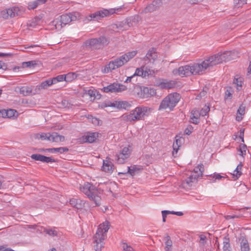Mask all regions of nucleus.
Wrapping results in <instances>:
<instances>
[{
  "mask_svg": "<svg viewBox=\"0 0 251 251\" xmlns=\"http://www.w3.org/2000/svg\"><path fill=\"white\" fill-rule=\"evenodd\" d=\"M238 52L236 50L218 53L206 58L200 63L180 66L178 69H174L173 74L181 77L202 75L205 73L207 70H210L214 66L222 63L224 61L236 59L238 57Z\"/></svg>",
  "mask_w": 251,
  "mask_h": 251,
  "instance_id": "obj_1",
  "label": "nucleus"
},
{
  "mask_svg": "<svg viewBox=\"0 0 251 251\" xmlns=\"http://www.w3.org/2000/svg\"><path fill=\"white\" fill-rule=\"evenodd\" d=\"M152 111L150 107L140 106L136 107L129 113L122 115V119L126 122H135L144 120L148 116Z\"/></svg>",
  "mask_w": 251,
  "mask_h": 251,
  "instance_id": "obj_2",
  "label": "nucleus"
},
{
  "mask_svg": "<svg viewBox=\"0 0 251 251\" xmlns=\"http://www.w3.org/2000/svg\"><path fill=\"white\" fill-rule=\"evenodd\" d=\"M109 228V223L105 221L100 225L97 231L94 236V249L95 251H101L104 247L103 241L106 238V232Z\"/></svg>",
  "mask_w": 251,
  "mask_h": 251,
  "instance_id": "obj_3",
  "label": "nucleus"
},
{
  "mask_svg": "<svg viewBox=\"0 0 251 251\" xmlns=\"http://www.w3.org/2000/svg\"><path fill=\"white\" fill-rule=\"evenodd\" d=\"M137 54L136 51H132L124 54L120 57L110 61L104 69V73H108L112 70L122 67Z\"/></svg>",
  "mask_w": 251,
  "mask_h": 251,
  "instance_id": "obj_4",
  "label": "nucleus"
},
{
  "mask_svg": "<svg viewBox=\"0 0 251 251\" xmlns=\"http://www.w3.org/2000/svg\"><path fill=\"white\" fill-rule=\"evenodd\" d=\"M80 190L85 194L90 200L93 201L96 206L100 205V204L101 198L100 193L98 189H97L94 186L88 182L80 187Z\"/></svg>",
  "mask_w": 251,
  "mask_h": 251,
  "instance_id": "obj_5",
  "label": "nucleus"
},
{
  "mask_svg": "<svg viewBox=\"0 0 251 251\" xmlns=\"http://www.w3.org/2000/svg\"><path fill=\"white\" fill-rule=\"evenodd\" d=\"M108 44L107 39L104 37L99 38L91 39L86 40L81 47V51L85 52L90 50L101 48L104 45Z\"/></svg>",
  "mask_w": 251,
  "mask_h": 251,
  "instance_id": "obj_6",
  "label": "nucleus"
},
{
  "mask_svg": "<svg viewBox=\"0 0 251 251\" xmlns=\"http://www.w3.org/2000/svg\"><path fill=\"white\" fill-rule=\"evenodd\" d=\"M180 97L177 93L169 94L161 101L158 108V110L169 109L173 110L180 100Z\"/></svg>",
  "mask_w": 251,
  "mask_h": 251,
  "instance_id": "obj_7",
  "label": "nucleus"
},
{
  "mask_svg": "<svg viewBox=\"0 0 251 251\" xmlns=\"http://www.w3.org/2000/svg\"><path fill=\"white\" fill-rule=\"evenodd\" d=\"M79 17L78 13H69L61 15L54 22L55 28L59 30L72 21L77 20Z\"/></svg>",
  "mask_w": 251,
  "mask_h": 251,
  "instance_id": "obj_8",
  "label": "nucleus"
},
{
  "mask_svg": "<svg viewBox=\"0 0 251 251\" xmlns=\"http://www.w3.org/2000/svg\"><path fill=\"white\" fill-rule=\"evenodd\" d=\"M115 12L116 10L113 8H110L109 9H102L89 15L86 17V19L89 21H92V20L99 21L100 20L101 18L110 16L115 13Z\"/></svg>",
  "mask_w": 251,
  "mask_h": 251,
  "instance_id": "obj_9",
  "label": "nucleus"
},
{
  "mask_svg": "<svg viewBox=\"0 0 251 251\" xmlns=\"http://www.w3.org/2000/svg\"><path fill=\"white\" fill-rule=\"evenodd\" d=\"M103 89L105 93H119L126 90L127 87L122 84L113 83L103 87Z\"/></svg>",
  "mask_w": 251,
  "mask_h": 251,
  "instance_id": "obj_10",
  "label": "nucleus"
},
{
  "mask_svg": "<svg viewBox=\"0 0 251 251\" xmlns=\"http://www.w3.org/2000/svg\"><path fill=\"white\" fill-rule=\"evenodd\" d=\"M20 9L18 7L10 8L2 10L0 12V17L4 19L11 18L19 15Z\"/></svg>",
  "mask_w": 251,
  "mask_h": 251,
  "instance_id": "obj_11",
  "label": "nucleus"
},
{
  "mask_svg": "<svg viewBox=\"0 0 251 251\" xmlns=\"http://www.w3.org/2000/svg\"><path fill=\"white\" fill-rule=\"evenodd\" d=\"M131 153V150L128 147H124L117 155V161L119 164L124 163L126 159H127Z\"/></svg>",
  "mask_w": 251,
  "mask_h": 251,
  "instance_id": "obj_12",
  "label": "nucleus"
},
{
  "mask_svg": "<svg viewBox=\"0 0 251 251\" xmlns=\"http://www.w3.org/2000/svg\"><path fill=\"white\" fill-rule=\"evenodd\" d=\"M198 179L197 175L191 174L188 177L183 180L181 184L182 187L185 189H189L197 182Z\"/></svg>",
  "mask_w": 251,
  "mask_h": 251,
  "instance_id": "obj_13",
  "label": "nucleus"
},
{
  "mask_svg": "<svg viewBox=\"0 0 251 251\" xmlns=\"http://www.w3.org/2000/svg\"><path fill=\"white\" fill-rule=\"evenodd\" d=\"M84 71L68 73L66 75H64L65 76V81L71 82L75 79H82L84 77V75L81 74V73L84 74Z\"/></svg>",
  "mask_w": 251,
  "mask_h": 251,
  "instance_id": "obj_14",
  "label": "nucleus"
},
{
  "mask_svg": "<svg viewBox=\"0 0 251 251\" xmlns=\"http://www.w3.org/2000/svg\"><path fill=\"white\" fill-rule=\"evenodd\" d=\"M98 137V133L96 132L88 133L79 138V142L81 143H93L96 141Z\"/></svg>",
  "mask_w": 251,
  "mask_h": 251,
  "instance_id": "obj_15",
  "label": "nucleus"
},
{
  "mask_svg": "<svg viewBox=\"0 0 251 251\" xmlns=\"http://www.w3.org/2000/svg\"><path fill=\"white\" fill-rule=\"evenodd\" d=\"M31 158L36 161H39L44 163H52L55 162L54 159L51 157H47L39 154H33Z\"/></svg>",
  "mask_w": 251,
  "mask_h": 251,
  "instance_id": "obj_16",
  "label": "nucleus"
},
{
  "mask_svg": "<svg viewBox=\"0 0 251 251\" xmlns=\"http://www.w3.org/2000/svg\"><path fill=\"white\" fill-rule=\"evenodd\" d=\"M52 84H53L51 79L46 80V81L41 83L39 85L36 86L35 87V89H34V92L33 93V94L35 95L36 94H38L41 90L46 89Z\"/></svg>",
  "mask_w": 251,
  "mask_h": 251,
  "instance_id": "obj_17",
  "label": "nucleus"
},
{
  "mask_svg": "<svg viewBox=\"0 0 251 251\" xmlns=\"http://www.w3.org/2000/svg\"><path fill=\"white\" fill-rule=\"evenodd\" d=\"M176 83L174 80H162L158 84V86L162 89H171L176 86Z\"/></svg>",
  "mask_w": 251,
  "mask_h": 251,
  "instance_id": "obj_18",
  "label": "nucleus"
},
{
  "mask_svg": "<svg viewBox=\"0 0 251 251\" xmlns=\"http://www.w3.org/2000/svg\"><path fill=\"white\" fill-rule=\"evenodd\" d=\"M19 91L20 94L23 96H28L30 94L33 95V93L34 92V90H32L31 86H23L17 88Z\"/></svg>",
  "mask_w": 251,
  "mask_h": 251,
  "instance_id": "obj_19",
  "label": "nucleus"
},
{
  "mask_svg": "<svg viewBox=\"0 0 251 251\" xmlns=\"http://www.w3.org/2000/svg\"><path fill=\"white\" fill-rule=\"evenodd\" d=\"M241 251H250V247L248 240L241 237L239 239Z\"/></svg>",
  "mask_w": 251,
  "mask_h": 251,
  "instance_id": "obj_20",
  "label": "nucleus"
},
{
  "mask_svg": "<svg viewBox=\"0 0 251 251\" xmlns=\"http://www.w3.org/2000/svg\"><path fill=\"white\" fill-rule=\"evenodd\" d=\"M70 203L72 206L78 209L82 208L84 205V201L77 199H72L70 201Z\"/></svg>",
  "mask_w": 251,
  "mask_h": 251,
  "instance_id": "obj_21",
  "label": "nucleus"
},
{
  "mask_svg": "<svg viewBox=\"0 0 251 251\" xmlns=\"http://www.w3.org/2000/svg\"><path fill=\"white\" fill-rule=\"evenodd\" d=\"M64 140V136L59 135L56 132H53L51 134L50 133V137L49 139L50 141L59 143L61 142H63Z\"/></svg>",
  "mask_w": 251,
  "mask_h": 251,
  "instance_id": "obj_22",
  "label": "nucleus"
},
{
  "mask_svg": "<svg viewBox=\"0 0 251 251\" xmlns=\"http://www.w3.org/2000/svg\"><path fill=\"white\" fill-rule=\"evenodd\" d=\"M181 142L182 139L181 138H179L178 139H176L173 143V151L172 152V154L175 157H176L177 156V153L178 150L179 149V147L181 146Z\"/></svg>",
  "mask_w": 251,
  "mask_h": 251,
  "instance_id": "obj_23",
  "label": "nucleus"
},
{
  "mask_svg": "<svg viewBox=\"0 0 251 251\" xmlns=\"http://www.w3.org/2000/svg\"><path fill=\"white\" fill-rule=\"evenodd\" d=\"M200 116L201 115L199 110L196 109L192 110L191 114V122L195 124H198Z\"/></svg>",
  "mask_w": 251,
  "mask_h": 251,
  "instance_id": "obj_24",
  "label": "nucleus"
},
{
  "mask_svg": "<svg viewBox=\"0 0 251 251\" xmlns=\"http://www.w3.org/2000/svg\"><path fill=\"white\" fill-rule=\"evenodd\" d=\"M164 240L165 244V250L166 251H171L172 249L173 243L170 236L168 234H166Z\"/></svg>",
  "mask_w": 251,
  "mask_h": 251,
  "instance_id": "obj_25",
  "label": "nucleus"
},
{
  "mask_svg": "<svg viewBox=\"0 0 251 251\" xmlns=\"http://www.w3.org/2000/svg\"><path fill=\"white\" fill-rule=\"evenodd\" d=\"M16 111L13 109L0 110V114L2 117L11 118L14 116Z\"/></svg>",
  "mask_w": 251,
  "mask_h": 251,
  "instance_id": "obj_26",
  "label": "nucleus"
},
{
  "mask_svg": "<svg viewBox=\"0 0 251 251\" xmlns=\"http://www.w3.org/2000/svg\"><path fill=\"white\" fill-rule=\"evenodd\" d=\"M243 165L242 163H240V164L237 166L236 169L233 171L232 175V178L234 179H236L238 178L241 175H242V168Z\"/></svg>",
  "mask_w": 251,
  "mask_h": 251,
  "instance_id": "obj_27",
  "label": "nucleus"
},
{
  "mask_svg": "<svg viewBox=\"0 0 251 251\" xmlns=\"http://www.w3.org/2000/svg\"><path fill=\"white\" fill-rule=\"evenodd\" d=\"M245 106L243 104H241L237 110L236 119L237 121H241L242 120V116L245 114Z\"/></svg>",
  "mask_w": 251,
  "mask_h": 251,
  "instance_id": "obj_28",
  "label": "nucleus"
},
{
  "mask_svg": "<svg viewBox=\"0 0 251 251\" xmlns=\"http://www.w3.org/2000/svg\"><path fill=\"white\" fill-rule=\"evenodd\" d=\"M204 171L203 165L202 164L198 165L194 170V172L191 173L192 175L194 174L198 175V178L202 176Z\"/></svg>",
  "mask_w": 251,
  "mask_h": 251,
  "instance_id": "obj_29",
  "label": "nucleus"
},
{
  "mask_svg": "<svg viewBox=\"0 0 251 251\" xmlns=\"http://www.w3.org/2000/svg\"><path fill=\"white\" fill-rule=\"evenodd\" d=\"M157 2L153 1L151 3L148 5L144 10L143 12L145 13L149 12H152L157 9L156 6Z\"/></svg>",
  "mask_w": 251,
  "mask_h": 251,
  "instance_id": "obj_30",
  "label": "nucleus"
},
{
  "mask_svg": "<svg viewBox=\"0 0 251 251\" xmlns=\"http://www.w3.org/2000/svg\"><path fill=\"white\" fill-rule=\"evenodd\" d=\"M199 237L200 238L199 241V247L200 248L203 250L207 242V237L203 234H200Z\"/></svg>",
  "mask_w": 251,
  "mask_h": 251,
  "instance_id": "obj_31",
  "label": "nucleus"
},
{
  "mask_svg": "<svg viewBox=\"0 0 251 251\" xmlns=\"http://www.w3.org/2000/svg\"><path fill=\"white\" fill-rule=\"evenodd\" d=\"M46 151H48V152H51L52 153L59 152L60 153H62L68 151L69 149L66 147H60L57 148L46 149Z\"/></svg>",
  "mask_w": 251,
  "mask_h": 251,
  "instance_id": "obj_32",
  "label": "nucleus"
},
{
  "mask_svg": "<svg viewBox=\"0 0 251 251\" xmlns=\"http://www.w3.org/2000/svg\"><path fill=\"white\" fill-rule=\"evenodd\" d=\"M113 165L112 163L108 161H103L102 166L103 170L105 172H111L113 169Z\"/></svg>",
  "mask_w": 251,
  "mask_h": 251,
  "instance_id": "obj_33",
  "label": "nucleus"
},
{
  "mask_svg": "<svg viewBox=\"0 0 251 251\" xmlns=\"http://www.w3.org/2000/svg\"><path fill=\"white\" fill-rule=\"evenodd\" d=\"M47 0H36L34 1L30 2L28 4V8L29 9H33L37 7V6L41 3H44Z\"/></svg>",
  "mask_w": 251,
  "mask_h": 251,
  "instance_id": "obj_34",
  "label": "nucleus"
},
{
  "mask_svg": "<svg viewBox=\"0 0 251 251\" xmlns=\"http://www.w3.org/2000/svg\"><path fill=\"white\" fill-rule=\"evenodd\" d=\"M230 249L229 239L226 236L223 239V250L224 251H230Z\"/></svg>",
  "mask_w": 251,
  "mask_h": 251,
  "instance_id": "obj_35",
  "label": "nucleus"
},
{
  "mask_svg": "<svg viewBox=\"0 0 251 251\" xmlns=\"http://www.w3.org/2000/svg\"><path fill=\"white\" fill-rule=\"evenodd\" d=\"M156 54L155 53L154 50L152 49L151 50H150L149 52L147 53L145 58H147L148 60L151 61V59L154 60L156 58Z\"/></svg>",
  "mask_w": 251,
  "mask_h": 251,
  "instance_id": "obj_36",
  "label": "nucleus"
},
{
  "mask_svg": "<svg viewBox=\"0 0 251 251\" xmlns=\"http://www.w3.org/2000/svg\"><path fill=\"white\" fill-rule=\"evenodd\" d=\"M50 137V133H41L37 134L36 138L40 139L42 140H47L49 141Z\"/></svg>",
  "mask_w": 251,
  "mask_h": 251,
  "instance_id": "obj_37",
  "label": "nucleus"
},
{
  "mask_svg": "<svg viewBox=\"0 0 251 251\" xmlns=\"http://www.w3.org/2000/svg\"><path fill=\"white\" fill-rule=\"evenodd\" d=\"M140 168L137 167L136 166L134 165L133 166L127 167V173L130 174L131 176H134L136 172L140 170Z\"/></svg>",
  "mask_w": 251,
  "mask_h": 251,
  "instance_id": "obj_38",
  "label": "nucleus"
},
{
  "mask_svg": "<svg viewBox=\"0 0 251 251\" xmlns=\"http://www.w3.org/2000/svg\"><path fill=\"white\" fill-rule=\"evenodd\" d=\"M52 81L53 84H55L58 82L65 80V76L64 75H61L51 79Z\"/></svg>",
  "mask_w": 251,
  "mask_h": 251,
  "instance_id": "obj_39",
  "label": "nucleus"
},
{
  "mask_svg": "<svg viewBox=\"0 0 251 251\" xmlns=\"http://www.w3.org/2000/svg\"><path fill=\"white\" fill-rule=\"evenodd\" d=\"M40 22V19L39 18H35L30 21L28 25L30 27H35L37 25L39 24Z\"/></svg>",
  "mask_w": 251,
  "mask_h": 251,
  "instance_id": "obj_40",
  "label": "nucleus"
},
{
  "mask_svg": "<svg viewBox=\"0 0 251 251\" xmlns=\"http://www.w3.org/2000/svg\"><path fill=\"white\" fill-rule=\"evenodd\" d=\"M44 232L51 237H54L57 235V231L55 228L45 229Z\"/></svg>",
  "mask_w": 251,
  "mask_h": 251,
  "instance_id": "obj_41",
  "label": "nucleus"
},
{
  "mask_svg": "<svg viewBox=\"0 0 251 251\" xmlns=\"http://www.w3.org/2000/svg\"><path fill=\"white\" fill-rule=\"evenodd\" d=\"M247 150V146L245 144H241L240 145L238 151H240L239 155L244 156L246 154Z\"/></svg>",
  "mask_w": 251,
  "mask_h": 251,
  "instance_id": "obj_42",
  "label": "nucleus"
},
{
  "mask_svg": "<svg viewBox=\"0 0 251 251\" xmlns=\"http://www.w3.org/2000/svg\"><path fill=\"white\" fill-rule=\"evenodd\" d=\"M144 68H137L134 74H133V75L135 76H140L142 77L144 76Z\"/></svg>",
  "mask_w": 251,
  "mask_h": 251,
  "instance_id": "obj_43",
  "label": "nucleus"
},
{
  "mask_svg": "<svg viewBox=\"0 0 251 251\" xmlns=\"http://www.w3.org/2000/svg\"><path fill=\"white\" fill-rule=\"evenodd\" d=\"M144 76H149V75H153L154 74V72L152 70L148 68V67H144Z\"/></svg>",
  "mask_w": 251,
  "mask_h": 251,
  "instance_id": "obj_44",
  "label": "nucleus"
},
{
  "mask_svg": "<svg viewBox=\"0 0 251 251\" xmlns=\"http://www.w3.org/2000/svg\"><path fill=\"white\" fill-rule=\"evenodd\" d=\"M122 248L123 251H135L131 246L128 245L126 243H123L122 244Z\"/></svg>",
  "mask_w": 251,
  "mask_h": 251,
  "instance_id": "obj_45",
  "label": "nucleus"
},
{
  "mask_svg": "<svg viewBox=\"0 0 251 251\" xmlns=\"http://www.w3.org/2000/svg\"><path fill=\"white\" fill-rule=\"evenodd\" d=\"M209 110V107L207 105H204V106L200 111V114L202 116H204L208 113Z\"/></svg>",
  "mask_w": 251,
  "mask_h": 251,
  "instance_id": "obj_46",
  "label": "nucleus"
},
{
  "mask_svg": "<svg viewBox=\"0 0 251 251\" xmlns=\"http://www.w3.org/2000/svg\"><path fill=\"white\" fill-rule=\"evenodd\" d=\"M144 94L150 93L149 94H146V97H148L149 96L152 95L154 93V90L153 89H149V88L146 87L143 89Z\"/></svg>",
  "mask_w": 251,
  "mask_h": 251,
  "instance_id": "obj_47",
  "label": "nucleus"
},
{
  "mask_svg": "<svg viewBox=\"0 0 251 251\" xmlns=\"http://www.w3.org/2000/svg\"><path fill=\"white\" fill-rule=\"evenodd\" d=\"M233 82L236 84L238 87H241L242 86L243 78L242 77L235 78Z\"/></svg>",
  "mask_w": 251,
  "mask_h": 251,
  "instance_id": "obj_48",
  "label": "nucleus"
},
{
  "mask_svg": "<svg viewBox=\"0 0 251 251\" xmlns=\"http://www.w3.org/2000/svg\"><path fill=\"white\" fill-rule=\"evenodd\" d=\"M247 0H234L235 5L239 7L242 6L244 4L247 3Z\"/></svg>",
  "mask_w": 251,
  "mask_h": 251,
  "instance_id": "obj_49",
  "label": "nucleus"
},
{
  "mask_svg": "<svg viewBox=\"0 0 251 251\" xmlns=\"http://www.w3.org/2000/svg\"><path fill=\"white\" fill-rule=\"evenodd\" d=\"M232 91L230 88L227 89L225 92V99H231L232 98Z\"/></svg>",
  "mask_w": 251,
  "mask_h": 251,
  "instance_id": "obj_50",
  "label": "nucleus"
},
{
  "mask_svg": "<svg viewBox=\"0 0 251 251\" xmlns=\"http://www.w3.org/2000/svg\"><path fill=\"white\" fill-rule=\"evenodd\" d=\"M193 130V127L192 126H188L185 129L184 133L187 135H190Z\"/></svg>",
  "mask_w": 251,
  "mask_h": 251,
  "instance_id": "obj_51",
  "label": "nucleus"
},
{
  "mask_svg": "<svg viewBox=\"0 0 251 251\" xmlns=\"http://www.w3.org/2000/svg\"><path fill=\"white\" fill-rule=\"evenodd\" d=\"M167 214H173V215H176L178 216H181L183 215V212L179 211V212H175L174 211H169L167 210Z\"/></svg>",
  "mask_w": 251,
  "mask_h": 251,
  "instance_id": "obj_52",
  "label": "nucleus"
},
{
  "mask_svg": "<svg viewBox=\"0 0 251 251\" xmlns=\"http://www.w3.org/2000/svg\"><path fill=\"white\" fill-rule=\"evenodd\" d=\"M224 177L223 176H221L220 174H214V175L213 176L212 179H211L212 181H215V180L218 179L220 180L222 178Z\"/></svg>",
  "mask_w": 251,
  "mask_h": 251,
  "instance_id": "obj_53",
  "label": "nucleus"
},
{
  "mask_svg": "<svg viewBox=\"0 0 251 251\" xmlns=\"http://www.w3.org/2000/svg\"><path fill=\"white\" fill-rule=\"evenodd\" d=\"M34 65H35L34 61H28L23 63V65H25L27 67L33 66Z\"/></svg>",
  "mask_w": 251,
  "mask_h": 251,
  "instance_id": "obj_54",
  "label": "nucleus"
},
{
  "mask_svg": "<svg viewBox=\"0 0 251 251\" xmlns=\"http://www.w3.org/2000/svg\"><path fill=\"white\" fill-rule=\"evenodd\" d=\"M167 213V210H163L161 212L162 215V221L164 223L166 222V218L167 217V216L168 215Z\"/></svg>",
  "mask_w": 251,
  "mask_h": 251,
  "instance_id": "obj_55",
  "label": "nucleus"
},
{
  "mask_svg": "<svg viewBox=\"0 0 251 251\" xmlns=\"http://www.w3.org/2000/svg\"><path fill=\"white\" fill-rule=\"evenodd\" d=\"M188 1L192 4H197L198 3H199V2H201V1H202L203 0H187Z\"/></svg>",
  "mask_w": 251,
  "mask_h": 251,
  "instance_id": "obj_56",
  "label": "nucleus"
},
{
  "mask_svg": "<svg viewBox=\"0 0 251 251\" xmlns=\"http://www.w3.org/2000/svg\"><path fill=\"white\" fill-rule=\"evenodd\" d=\"M127 104V102L126 101L119 102L118 106L120 107L121 108H122V107L125 108Z\"/></svg>",
  "mask_w": 251,
  "mask_h": 251,
  "instance_id": "obj_57",
  "label": "nucleus"
},
{
  "mask_svg": "<svg viewBox=\"0 0 251 251\" xmlns=\"http://www.w3.org/2000/svg\"><path fill=\"white\" fill-rule=\"evenodd\" d=\"M244 216H245V215L244 213H240L239 214H235V215H232L233 219V218H240L242 217H244Z\"/></svg>",
  "mask_w": 251,
  "mask_h": 251,
  "instance_id": "obj_58",
  "label": "nucleus"
},
{
  "mask_svg": "<svg viewBox=\"0 0 251 251\" xmlns=\"http://www.w3.org/2000/svg\"><path fill=\"white\" fill-rule=\"evenodd\" d=\"M244 129H243V130H240V133H239V137L242 139V141L243 142H244V138H243V136H244Z\"/></svg>",
  "mask_w": 251,
  "mask_h": 251,
  "instance_id": "obj_59",
  "label": "nucleus"
},
{
  "mask_svg": "<svg viewBox=\"0 0 251 251\" xmlns=\"http://www.w3.org/2000/svg\"><path fill=\"white\" fill-rule=\"evenodd\" d=\"M6 68V65L2 61H0V69H5Z\"/></svg>",
  "mask_w": 251,
  "mask_h": 251,
  "instance_id": "obj_60",
  "label": "nucleus"
},
{
  "mask_svg": "<svg viewBox=\"0 0 251 251\" xmlns=\"http://www.w3.org/2000/svg\"><path fill=\"white\" fill-rule=\"evenodd\" d=\"M0 251H15L11 249L6 248L4 246H3V249H1Z\"/></svg>",
  "mask_w": 251,
  "mask_h": 251,
  "instance_id": "obj_61",
  "label": "nucleus"
},
{
  "mask_svg": "<svg viewBox=\"0 0 251 251\" xmlns=\"http://www.w3.org/2000/svg\"><path fill=\"white\" fill-rule=\"evenodd\" d=\"M134 77V76L133 75H132L130 76L127 77V78H126V79L125 81V82H131V79L133 78Z\"/></svg>",
  "mask_w": 251,
  "mask_h": 251,
  "instance_id": "obj_62",
  "label": "nucleus"
},
{
  "mask_svg": "<svg viewBox=\"0 0 251 251\" xmlns=\"http://www.w3.org/2000/svg\"><path fill=\"white\" fill-rule=\"evenodd\" d=\"M206 93V92L204 90H203L200 93V95L201 97H203L205 95Z\"/></svg>",
  "mask_w": 251,
  "mask_h": 251,
  "instance_id": "obj_63",
  "label": "nucleus"
},
{
  "mask_svg": "<svg viewBox=\"0 0 251 251\" xmlns=\"http://www.w3.org/2000/svg\"><path fill=\"white\" fill-rule=\"evenodd\" d=\"M38 47V46L37 45H30V46H27V45H25V49H28L29 48H33V47Z\"/></svg>",
  "mask_w": 251,
  "mask_h": 251,
  "instance_id": "obj_64",
  "label": "nucleus"
}]
</instances>
